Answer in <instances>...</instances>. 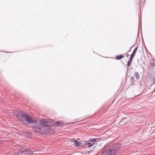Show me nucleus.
<instances>
[{"label": "nucleus", "mask_w": 155, "mask_h": 155, "mask_svg": "<svg viewBox=\"0 0 155 155\" xmlns=\"http://www.w3.org/2000/svg\"><path fill=\"white\" fill-rule=\"evenodd\" d=\"M155 155V154L154 155Z\"/></svg>", "instance_id": "18"}, {"label": "nucleus", "mask_w": 155, "mask_h": 155, "mask_svg": "<svg viewBox=\"0 0 155 155\" xmlns=\"http://www.w3.org/2000/svg\"><path fill=\"white\" fill-rule=\"evenodd\" d=\"M153 81L154 84H155V78H154Z\"/></svg>", "instance_id": "16"}, {"label": "nucleus", "mask_w": 155, "mask_h": 155, "mask_svg": "<svg viewBox=\"0 0 155 155\" xmlns=\"http://www.w3.org/2000/svg\"><path fill=\"white\" fill-rule=\"evenodd\" d=\"M70 140L71 142L74 143V144L75 146H78L81 144V142H78L76 140H74L73 139H70Z\"/></svg>", "instance_id": "5"}, {"label": "nucleus", "mask_w": 155, "mask_h": 155, "mask_svg": "<svg viewBox=\"0 0 155 155\" xmlns=\"http://www.w3.org/2000/svg\"><path fill=\"white\" fill-rule=\"evenodd\" d=\"M15 115L24 123H34L35 121L31 118L30 116L26 115L23 112H17L15 114Z\"/></svg>", "instance_id": "2"}, {"label": "nucleus", "mask_w": 155, "mask_h": 155, "mask_svg": "<svg viewBox=\"0 0 155 155\" xmlns=\"http://www.w3.org/2000/svg\"><path fill=\"white\" fill-rule=\"evenodd\" d=\"M137 49V47L134 50L133 53L135 54Z\"/></svg>", "instance_id": "14"}, {"label": "nucleus", "mask_w": 155, "mask_h": 155, "mask_svg": "<svg viewBox=\"0 0 155 155\" xmlns=\"http://www.w3.org/2000/svg\"><path fill=\"white\" fill-rule=\"evenodd\" d=\"M134 75L135 76V77L136 79H138L140 78V76L139 75L138 73L137 72H136L134 74Z\"/></svg>", "instance_id": "8"}, {"label": "nucleus", "mask_w": 155, "mask_h": 155, "mask_svg": "<svg viewBox=\"0 0 155 155\" xmlns=\"http://www.w3.org/2000/svg\"><path fill=\"white\" fill-rule=\"evenodd\" d=\"M129 56V54H126V56L127 57H128V56Z\"/></svg>", "instance_id": "17"}, {"label": "nucleus", "mask_w": 155, "mask_h": 155, "mask_svg": "<svg viewBox=\"0 0 155 155\" xmlns=\"http://www.w3.org/2000/svg\"><path fill=\"white\" fill-rule=\"evenodd\" d=\"M135 54L134 53H133L131 55L130 57V59H131L132 60V57H133L134 56Z\"/></svg>", "instance_id": "13"}, {"label": "nucleus", "mask_w": 155, "mask_h": 155, "mask_svg": "<svg viewBox=\"0 0 155 155\" xmlns=\"http://www.w3.org/2000/svg\"><path fill=\"white\" fill-rule=\"evenodd\" d=\"M23 135L25 137L27 138H30L32 136V135L30 133L28 132H24Z\"/></svg>", "instance_id": "7"}, {"label": "nucleus", "mask_w": 155, "mask_h": 155, "mask_svg": "<svg viewBox=\"0 0 155 155\" xmlns=\"http://www.w3.org/2000/svg\"><path fill=\"white\" fill-rule=\"evenodd\" d=\"M123 121L124 122H126V120L125 119H122V121Z\"/></svg>", "instance_id": "15"}, {"label": "nucleus", "mask_w": 155, "mask_h": 155, "mask_svg": "<svg viewBox=\"0 0 155 155\" xmlns=\"http://www.w3.org/2000/svg\"><path fill=\"white\" fill-rule=\"evenodd\" d=\"M132 60L131 59H130V58L129 59V60H128V61L127 62V65L128 67H129L130 64H131V63L132 62Z\"/></svg>", "instance_id": "9"}, {"label": "nucleus", "mask_w": 155, "mask_h": 155, "mask_svg": "<svg viewBox=\"0 0 155 155\" xmlns=\"http://www.w3.org/2000/svg\"><path fill=\"white\" fill-rule=\"evenodd\" d=\"M125 54H124V55H118L116 57V59L117 60H119L120 59H121L122 58H123L124 57V55Z\"/></svg>", "instance_id": "10"}, {"label": "nucleus", "mask_w": 155, "mask_h": 155, "mask_svg": "<svg viewBox=\"0 0 155 155\" xmlns=\"http://www.w3.org/2000/svg\"><path fill=\"white\" fill-rule=\"evenodd\" d=\"M95 143L94 141L92 140H91L90 141H86L85 143V144H88V147H90L92 146Z\"/></svg>", "instance_id": "6"}, {"label": "nucleus", "mask_w": 155, "mask_h": 155, "mask_svg": "<svg viewBox=\"0 0 155 155\" xmlns=\"http://www.w3.org/2000/svg\"><path fill=\"white\" fill-rule=\"evenodd\" d=\"M121 144H117L110 147L101 153V155H112L115 154L120 149Z\"/></svg>", "instance_id": "3"}, {"label": "nucleus", "mask_w": 155, "mask_h": 155, "mask_svg": "<svg viewBox=\"0 0 155 155\" xmlns=\"http://www.w3.org/2000/svg\"><path fill=\"white\" fill-rule=\"evenodd\" d=\"M32 152L28 149H26L25 150L20 152V155H32Z\"/></svg>", "instance_id": "4"}, {"label": "nucleus", "mask_w": 155, "mask_h": 155, "mask_svg": "<svg viewBox=\"0 0 155 155\" xmlns=\"http://www.w3.org/2000/svg\"><path fill=\"white\" fill-rule=\"evenodd\" d=\"M55 123L58 126H61L63 125V123H61V121H57L55 122Z\"/></svg>", "instance_id": "11"}, {"label": "nucleus", "mask_w": 155, "mask_h": 155, "mask_svg": "<svg viewBox=\"0 0 155 155\" xmlns=\"http://www.w3.org/2000/svg\"><path fill=\"white\" fill-rule=\"evenodd\" d=\"M39 123H35L33 126L34 131L38 134H43L45 130V127L43 126L47 125L48 127L50 126L51 122L48 119H42L40 120Z\"/></svg>", "instance_id": "1"}, {"label": "nucleus", "mask_w": 155, "mask_h": 155, "mask_svg": "<svg viewBox=\"0 0 155 155\" xmlns=\"http://www.w3.org/2000/svg\"><path fill=\"white\" fill-rule=\"evenodd\" d=\"M93 140L94 141V143H95L98 142L100 140L99 139L96 138Z\"/></svg>", "instance_id": "12"}]
</instances>
